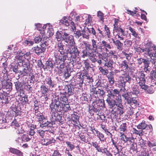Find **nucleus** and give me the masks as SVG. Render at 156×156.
Returning <instances> with one entry per match:
<instances>
[{
	"label": "nucleus",
	"mask_w": 156,
	"mask_h": 156,
	"mask_svg": "<svg viewBox=\"0 0 156 156\" xmlns=\"http://www.w3.org/2000/svg\"><path fill=\"white\" fill-rule=\"evenodd\" d=\"M104 29L105 31L106 32V35L107 37L108 38L111 37V33L109 27H108L106 25H105L104 27Z\"/></svg>",
	"instance_id": "obj_63"
},
{
	"label": "nucleus",
	"mask_w": 156,
	"mask_h": 156,
	"mask_svg": "<svg viewBox=\"0 0 156 156\" xmlns=\"http://www.w3.org/2000/svg\"><path fill=\"white\" fill-rule=\"evenodd\" d=\"M114 32L117 33V36L119 35H125V30L121 28L120 27L113 30V33H114Z\"/></svg>",
	"instance_id": "obj_34"
},
{
	"label": "nucleus",
	"mask_w": 156,
	"mask_h": 156,
	"mask_svg": "<svg viewBox=\"0 0 156 156\" xmlns=\"http://www.w3.org/2000/svg\"><path fill=\"white\" fill-rule=\"evenodd\" d=\"M70 25L71 27V31L73 32V34L74 37L78 39L80 37L82 36V30H76V26L73 21L70 22Z\"/></svg>",
	"instance_id": "obj_12"
},
{
	"label": "nucleus",
	"mask_w": 156,
	"mask_h": 156,
	"mask_svg": "<svg viewBox=\"0 0 156 156\" xmlns=\"http://www.w3.org/2000/svg\"><path fill=\"white\" fill-rule=\"evenodd\" d=\"M91 41L92 49L94 52L98 53V49L100 51H105L107 52L109 51L108 49H111L112 48L110 44L105 40L102 41L98 45V47L96 40L92 39Z\"/></svg>",
	"instance_id": "obj_4"
},
{
	"label": "nucleus",
	"mask_w": 156,
	"mask_h": 156,
	"mask_svg": "<svg viewBox=\"0 0 156 156\" xmlns=\"http://www.w3.org/2000/svg\"><path fill=\"white\" fill-rule=\"evenodd\" d=\"M147 127L150 129L151 132L153 128L152 125L151 124L147 125L145 123V121L144 120H143L137 126V128L138 129H141L143 130L145 129Z\"/></svg>",
	"instance_id": "obj_18"
},
{
	"label": "nucleus",
	"mask_w": 156,
	"mask_h": 156,
	"mask_svg": "<svg viewBox=\"0 0 156 156\" xmlns=\"http://www.w3.org/2000/svg\"><path fill=\"white\" fill-rule=\"evenodd\" d=\"M32 138V137L31 136H29L28 134H23L21 137V139L24 142H27L30 140Z\"/></svg>",
	"instance_id": "obj_38"
},
{
	"label": "nucleus",
	"mask_w": 156,
	"mask_h": 156,
	"mask_svg": "<svg viewBox=\"0 0 156 156\" xmlns=\"http://www.w3.org/2000/svg\"><path fill=\"white\" fill-rule=\"evenodd\" d=\"M97 88L94 87L93 86H92V87L91 88L90 90V91L91 94L92 95V97H95V95L96 96Z\"/></svg>",
	"instance_id": "obj_53"
},
{
	"label": "nucleus",
	"mask_w": 156,
	"mask_h": 156,
	"mask_svg": "<svg viewBox=\"0 0 156 156\" xmlns=\"http://www.w3.org/2000/svg\"><path fill=\"white\" fill-rule=\"evenodd\" d=\"M9 151L13 154L19 156H23V153L19 150L13 148H9Z\"/></svg>",
	"instance_id": "obj_32"
},
{
	"label": "nucleus",
	"mask_w": 156,
	"mask_h": 156,
	"mask_svg": "<svg viewBox=\"0 0 156 156\" xmlns=\"http://www.w3.org/2000/svg\"><path fill=\"white\" fill-rule=\"evenodd\" d=\"M68 19L66 16H64L63 18L59 20V24L60 25H64L66 26H68L70 25V23L69 24L68 21Z\"/></svg>",
	"instance_id": "obj_31"
},
{
	"label": "nucleus",
	"mask_w": 156,
	"mask_h": 156,
	"mask_svg": "<svg viewBox=\"0 0 156 156\" xmlns=\"http://www.w3.org/2000/svg\"><path fill=\"white\" fill-rule=\"evenodd\" d=\"M114 98L115 99V100L116 103L117 105L122 104L121 97L119 95V94L117 96H115Z\"/></svg>",
	"instance_id": "obj_57"
},
{
	"label": "nucleus",
	"mask_w": 156,
	"mask_h": 156,
	"mask_svg": "<svg viewBox=\"0 0 156 156\" xmlns=\"http://www.w3.org/2000/svg\"><path fill=\"white\" fill-rule=\"evenodd\" d=\"M96 102H94V105L92 107H91L90 110L91 112H93L96 113L99 112V105H97V106L95 105V103Z\"/></svg>",
	"instance_id": "obj_46"
},
{
	"label": "nucleus",
	"mask_w": 156,
	"mask_h": 156,
	"mask_svg": "<svg viewBox=\"0 0 156 156\" xmlns=\"http://www.w3.org/2000/svg\"><path fill=\"white\" fill-rule=\"evenodd\" d=\"M145 75L144 72H141L138 74V76H136L135 77L137 83L140 84L141 86L148 87V86L145 84L146 80L145 78Z\"/></svg>",
	"instance_id": "obj_11"
},
{
	"label": "nucleus",
	"mask_w": 156,
	"mask_h": 156,
	"mask_svg": "<svg viewBox=\"0 0 156 156\" xmlns=\"http://www.w3.org/2000/svg\"><path fill=\"white\" fill-rule=\"evenodd\" d=\"M44 85L49 88L54 87L55 85L54 83L52 80L51 77L46 78L44 81Z\"/></svg>",
	"instance_id": "obj_20"
},
{
	"label": "nucleus",
	"mask_w": 156,
	"mask_h": 156,
	"mask_svg": "<svg viewBox=\"0 0 156 156\" xmlns=\"http://www.w3.org/2000/svg\"><path fill=\"white\" fill-rule=\"evenodd\" d=\"M122 81L125 82L126 83L128 82L130 83L132 80L131 77L129 75V74L126 72L123 71V73L122 74Z\"/></svg>",
	"instance_id": "obj_22"
},
{
	"label": "nucleus",
	"mask_w": 156,
	"mask_h": 156,
	"mask_svg": "<svg viewBox=\"0 0 156 156\" xmlns=\"http://www.w3.org/2000/svg\"><path fill=\"white\" fill-rule=\"evenodd\" d=\"M44 36V35L42 36V37L40 36H37L35 37L34 39V40L36 43H39L40 42L42 41V38H43V37Z\"/></svg>",
	"instance_id": "obj_60"
},
{
	"label": "nucleus",
	"mask_w": 156,
	"mask_h": 156,
	"mask_svg": "<svg viewBox=\"0 0 156 156\" xmlns=\"http://www.w3.org/2000/svg\"><path fill=\"white\" fill-rule=\"evenodd\" d=\"M38 121L40 123V126L42 128L51 127L53 126L51 121H48L43 115H40L38 116Z\"/></svg>",
	"instance_id": "obj_7"
},
{
	"label": "nucleus",
	"mask_w": 156,
	"mask_h": 156,
	"mask_svg": "<svg viewBox=\"0 0 156 156\" xmlns=\"http://www.w3.org/2000/svg\"><path fill=\"white\" fill-rule=\"evenodd\" d=\"M115 47L118 51H121L123 49V44L119 40H116V41L114 44Z\"/></svg>",
	"instance_id": "obj_27"
},
{
	"label": "nucleus",
	"mask_w": 156,
	"mask_h": 156,
	"mask_svg": "<svg viewBox=\"0 0 156 156\" xmlns=\"http://www.w3.org/2000/svg\"><path fill=\"white\" fill-rule=\"evenodd\" d=\"M11 126L14 127L15 129H17L19 133H23L24 132V130L19 129L20 125L16 120L14 119L12 122Z\"/></svg>",
	"instance_id": "obj_23"
},
{
	"label": "nucleus",
	"mask_w": 156,
	"mask_h": 156,
	"mask_svg": "<svg viewBox=\"0 0 156 156\" xmlns=\"http://www.w3.org/2000/svg\"><path fill=\"white\" fill-rule=\"evenodd\" d=\"M82 18L84 19V18H85V24L87 25L90 23L92 17L90 15L87 14H84L82 16Z\"/></svg>",
	"instance_id": "obj_36"
},
{
	"label": "nucleus",
	"mask_w": 156,
	"mask_h": 156,
	"mask_svg": "<svg viewBox=\"0 0 156 156\" xmlns=\"http://www.w3.org/2000/svg\"><path fill=\"white\" fill-rule=\"evenodd\" d=\"M50 88L44 85H42L40 87V90L42 94H49L48 92L49 91Z\"/></svg>",
	"instance_id": "obj_33"
},
{
	"label": "nucleus",
	"mask_w": 156,
	"mask_h": 156,
	"mask_svg": "<svg viewBox=\"0 0 156 156\" xmlns=\"http://www.w3.org/2000/svg\"><path fill=\"white\" fill-rule=\"evenodd\" d=\"M151 58L150 60H149L148 59H144V63L145 65L144 69L145 71H149L148 67H149V64H150V62H151Z\"/></svg>",
	"instance_id": "obj_42"
},
{
	"label": "nucleus",
	"mask_w": 156,
	"mask_h": 156,
	"mask_svg": "<svg viewBox=\"0 0 156 156\" xmlns=\"http://www.w3.org/2000/svg\"><path fill=\"white\" fill-rule=\"evenodd\" d=\"M155 50V51L154 54H153V52L152 53L151 55L152 56H149L151 59V61L153 64H154L156 62V50Z\"/></svg>",
	"instance_id": "obj_49"
},
{
	"label": "nucleus",
	"mask_w": 156,
	"mask_h": 156,
	"mask_svg": "<svg viewBox=\"0 0 156 156\" xmlns=\"http://www.w3.org/2000/svg\"><path fill=\"white\" fill-rule=\"evenodd\" d=\"M120 132H124L127 129V124L126 123H122L120 126Z\"/></svg>",
	"instance_id": "obj_51"
},
{
	"label": "nucleus",
	"mask_w": 156,
	"mask_h": 156,
	"mask_svg": "<svg viewBox=\"0 0 156 156\" xmlns=\"http://www.w3.org/2000/svg\"><path fill=\"white\" fill-rule=\"evenodd\" d=\"M92 146L96 149V150L99 152H100L101 149L104 147H100V146L98 145V143L96 142H92Z\"/></svg>",
	"instance_id": "obj_48"
},
{
	"label": "nucleus",
	"mask_w": 156,
	"mask_h": 156,
	"mask_svg": "<svg viewBox=\"0 0 156 156\" xmlns=\"http://www.w3.org/2000/svg\"><path fill=\"white\" fill-rule=\"evenodd\" d=\"M59 97H55L50 105L51 111L53 112H61L62 110L63 104L62 102L59 101Z\"/></svg>",
	"instance_id": "obj_6"
},
{
	"label": "nucleus",
	"mask_w": 156,
	"mask_h": 156,
	"mask_svg": "<svg viewBox=\"0 0 156 156\" xmlns=\"http://www.w3.org/2000/svg\"><path fill=\"white\" fill-rule=\"evenodd\" d=\"M75 87L71 84L66 85L60 93V100L63 104L62 110L67 112L71 110L69 104H67L68 97L73 95L75 93Z\"/></svg>",
	"instance_id": "obj_2"
},
{
	"label": "nucleus",
	"mask_w": 156,
	"mask_h": 156,
	"mask_svg": "<svg viewBox=\"0 0 156 156\" xmlns=\"http://www.w3.org/2000/svg\"><path fill=\"white\" fill-rule=\"evenodd\" d=\"M122 90L124 92L122 93V96L124 98L125 100L130 97L129 93L127 92L125 88L123 89Z\"/></svg>",
	"instance_id": "obj_56"
},
{
	"label": "nucleus",
	"mask_w": 156,
	"mask_h": 156,
	"mask_svg": "<svg viewBox=\"0 0 156 156\" xmlns=\"http://www.w3.org/2000/svg\"><path fill=\"white\" fill-rule=\"evenodd\" d=\"M139 139V142H138L139 145H140L141 147L143 149H145V143L144 141L142 139L141 137H140Z\"/></svg>",
	"instance_id": "obj_52"
},
{
	"label": "nucleus",
	"mask_w": 156,
	"mask_h": 156,
	"mask_svg": "<svg viewBox=\"0 0 156 156\" xmlns=\"http://www.w3.org/2000/svg\"><path fill=\"white\" fill-rule=\"evenodd\" d=\"M102 154H104V156H112V155L107 149L104 147L100 152Z\"/></svg>",
	"instance_id": "obj_40"
},
{
	"label": "nucleus",
	"mask_w": 156,
	"mask_h": 156,
	"mask_svg": "<svg viewBox=\"0 0 156 156\" xmlns=\"http://www.w3.org/2000/svg\"><path fill=\"white\" fill-rule=\"evenodd\" d=\"M64 46L62 43L58 42L55 46L53 55L55 58V65L60 64L59 66L60 69L59 76L65 79L71 76L68 69L65 67V61L68 57V54H69L72 58L75 59L79 56V51L75 42L72 44L68 46L65 49H64Z\"/></svg>",
	"instance_id": "obj_1"
},
{
	"label": "nucleus",
	"mask_w": 156,
	"mask_h": 156,
	"mask_svg": "<svg viewBox=\"0 0 156 156\" xmlns=\"http://www.w3.org/2000/svg\"><path fill=\"white\" fill-rule=\"evenodd\" d=\"M139 85H134L132 88V94H134L136 96H138V94L140 92L141 93H143L146 91L148 89V87L144 86H141L140 84H138Z\"/></svg>",
	"instance_id": "obj_8"
},
{
	"label": "nucleus",
	"mask_w": 156,
	"mask_h": 156,
	"mask_svg": "<svg viewBox=\"0 0 156 156\" xmlns=\"http://www.w3.org/2000/svg\"><path fill=\"white\" fill-rule=\"evenodd\" d=\"M98 55L99 59L104 60L105 62L108 61V54L105 52H103L102 54L98 53Z\"/></svg>",
	"instance_id": "obj_30"
},
{
	"label": "nucleus",
	"mask_w": 156,
	"mask_h": 156,
	"mask_svg": "<svg viewBox=\"0 0 156 156\" xmlns=\"http://www.w3.org/2000/svg\"><path fill=\"white\" fill-rule=\"evenodd\" d=\"M55 62H54L53 63L51 60L47 61L46 62L45 67V68H46V69H47V68L49 69L51 68L52 69L53 67L54 66H55L56 68H57L58 69V74L59 75V72L60 71L59 66H60V64L55 65Z\"/></svg>",
	"instance_id": "obj_21"
},
{
	"label": "nucleus",
	"mask_w": 156,
	"mask_h": 156,
	"mask_svg": "<svg viewBox=\"0 0 156 156\" xmlns=\"http://www.w3.org/2000/svg\"><path fill=\"white\" fill-rule=\"evenodd\" d=\"M4 90L7 92L11 91L12 89V84L10 82H7L3 84Z\"/></svg>",
	"instance_id": "obj_29"
},
{
	"label": "nucleus",
	"mask_w": 156,
	"mask_h": 156,
	"mask_svg": "<svg viewBox=\"0 0 156 156\" xmlns=\"http://www.w3.org/2000/svg\"><path fill=\"white\" fill-rule=\"evenodd\" d=\"M50 24L49 23L44 25L42 27L41 31V32L40 33L42 34H44L45 33V32L44 31V30L42 31V30L44 29H47L46 28H47V29L48 30V32L50 34V31L52 33L51 34H52V33H53L51 32V31H52V26H50Z\"/></svg>",
	"instance_id": "obj_28"
},
{
	"label": "nucleus",
	"mask_w": 156,
	"mask_h": 156,
	"mask_svg": "<svg viewBox=\"0 0 156 156\" xmlns=\"http://www.w3.org/2000/svg\"><path fill=\"white\" fill-rule=\"evenodd\" d=\"M45 35H44L42 38V40L41 41V45L43 47L46 48V47L48 45V39L45 37Z\"/></svg>",
	"instance_id": "obj_41"
},
{
	"label": "nucleus",
	"mask_w": 156,
	"mask_h": 156,
	"mask_svg": "<svg viewBox=\"0 0 156 156\" xmlns=\"http://www.w3.org/2000/svg\"><path fill=\"white\" fill-rule=\"evenodd\" d=\"M37 66H38V68L39 69H43L45 70L46 69L45 66L43 64L41 60H39L37 61Z\"/></svg>",
	"instance_id": "obj_50"
},
{
	"label": "nucleus",
	"mask_w": 156,
	"mask_h": 156,
	"mask_svg": "<svg viewBox=\"0 0 156 156\" xmlns=\"http://www.w3.org/2000/svg\"><path fill=\"white\" fill-rule=\"evenodd\" d=\"M128 63L129 62L127 61V60H124L122 62L120 65V66L122 70H126L127 69L129 68L128 65Z\"/></svg>",
	"instance_id": "obj_35"
},
{
	"label": "nucleus",
	"mask_w": 156,
	"mask_h": 156,
	"mask_svg": "<svg viewBox=\"0 0 156 156\" xmlns=\"http://www.w3.org/2000/svg\"><path fill=\"white\" fill-rule=\"evenodd\" d=\"M122 53L124 56V57L127 60V61L129 62L133 54L131 53H129L127 54L126 52L124 51L122 52Z\"/></svg>",
	"instance_id": "obj_45"
},
{
	"label": "nucleus",
	"mask_w": 156,
	"mask_h": 156,
	"mask_svg": "<svg viewBox=\"0 0 156 156\" xmlns=\"http://www.w3.org/2000/svg\"><path fill=\"white\" fill-rule=\"evenodd\" d=\"M7 92L5 93L2 94V98L0 99V101H2V103H5L7 104L9 103L11 100L10 97L9 96L6 95Z\"/></svg>",
	"instance_id": "obj_25"
},
{
	"label": "nucleus",
	"mask_w": 156,
	"mask_h": 156,
	"mask_svg": "<svg viewBox=\"0 0 156 156\" xmlns=\"http://www.w3.org/2000/svg\"><path fill=\"white\" fill-rule=\"evenodd\" d=\"M112 112L115 114L119 115L120 116L122 115L124 113V110L122 104L118 105Z\"/></svg>",
	"instance_id": "obj_15"
},
{
	"label": "nucleus",
	"mask_w": 156,
	"mask_h": 156,
	"mask_svg": "<svg viewBox=\"0 0 156 156\" xmlns=\"http://www.w3.org/2000/svg\"><path fill=\"white\" fill-rule=\"evenodd\" d=\"M12 110L15 112L16 116L18 115L20 113V111L18 110V107L14 106V105L11 107Z\"/></svg>",
	"instance_id": "obj_54"
},
{
	"label": "nucleus",
	"mask_w": 156,
	"mask_h": 156,
	"mask_svg": "<svg viewBox=\"0 0 156 156\" xmlns=\"http://www.w3.org/2000/svg\"><path fill=\"white\" fill-rule=\"evenodd\" d=\"M121 134V139L124 141V143H126L128 141H131L130 138L126 137V136L124 134L123 132H120Z\"/></svg>",
	"instance_id": "obj_43"
},
{
	"label": "nucleus",
	"mask_w": 156,
	"mask_h": 156,
	"mask_svg": "<svg viewBox=\"0 0 156 156\" xmlns=\"http://www.w3.org/2000/svg\"><path fill=\"white\" fill-rule=\"evenodd\" d=\"M79 116L77 115V113H73L71 114L70 120L71 121H73L76 124L78 125L80 123L79 121Z\"/></svg>",
	"instance_id": "obj_26"
},
{
	"label": "nucleus",
	"mask_w": 156,
	"mask_h": 156,
	"mask_svg": "<svg viewBox=\"0 0 156 156\" xmlns=\"http://www.w3.org/2000/svg\"><path fill=\"white\" fill-rule=\"evenodd\" d=\"M0 117H1V118L0 117V122L2 123L9 122V121H8L7 119H6L7 117H5V116L2 115V114L0 115Z\"/></svg>",
	"instance_id": "obj_59"
},
{
	"label": "nucleus",
	"mask_w": 156,
	"mask_h": 156,
	"mask_svg": "<svg viewBox=\"0 0 156 156\" xmlns=\"http://www.w3.org/2000/svg\"><path fill=\"white\" fill-rule=\"evenodd\" d=\"M14 84L16 90L20 93V94H23V83L20 82L18 81L14 82Z\"/></svg>",
	"instance_id": "obj_19"
},
{
	"label": "nucleus",
	"mask_w": 156,
	"mask_h": 156,
	"mask_svg": "<svg viewBox=\"0 0 156 156\" xmlns=\"http://www.w3.org/2000/svg\"><path fill=\"white\" fill-rule=\"evenodd\" d=\"M79 77H78L77 78H79L80 79V83H83V82H85L86 83H90L93 81L92 76L89 75L88 73H81L79 75Z\"/></svg>",
	"instance_id": "obj_9"
},
{
	"label": "nucleus",
	"mask_w": 156,
	"mask_h": 156,
	"mask_svg": "<svg viewBox=\"0 0 156 156\" xmlns=\"http://www.w3.org/2000/svg\"><path fill=\"white\" fill-rule=\"evenodd\" d=\"M45 49L46 48L43 47L41 45L40 46H37L32 48L33 51L38 55L44 52Z\"/></svg>",
	"instance_id": "obj_17"
},
{
	"label": "nucleus",
	"mask_w": 156,
	"mask_h": 156,
	"mask_svg": "<svg viewBox=\"0 0 156 156\" xmlns=\"http://www.w3.org/2000/svg\"><path fill=\"white\" fill-rule=\"evenodd\" d=\"M88 56L90 57V59L92 62L95 63L96 62V58L95 56H96V55L94 53H92L91 54V55H88Z\"/></svg>",
	"instance_id": "obj_61"
},
{
	"label": "nucleus",
	"mask_w": 156,
	"mask_h": 156,
	"mask_svg": "<svg viewBox=\"0 0 156 156\" xmlns=\"http://www.w3.org/2000/svg\"><path fill=\"white\" fill-rule=\"evenodd\" d=\"M76 12H72L68 17V20L70 21L74 20L75 17V16H76Z\"/></svg>",
	"instance_id": "obj_64"
},
{
	"label": "nucleus",
	"mask_w": 156,
	"mask_h": 156,
	"mask_svg": "<svg viewBox=\"0 0 156 156\" xmlns=\"http://www.w3.org/2000/svg\"><path fill=\"white\" fill-rule=\"evenodd\" d=\"M51 118L50 119L53 125L55 124L56 122L61 123L62 116L59 114L57 112H52L51 115Z\"/></svg>",
	"instance_id": "obj_13"
},
{
	"label": "nucleus",
	"mask_w": 156,
	"mask_h": 156,
	"mask_svg": "<svg viewBox=\"0 0 156 156\" xmlns=\"http://www.w3.org/2000/svg\"><path fill=\"white\" fill-rule=\"evenodd\" d=\"M82 37L84 38L87 39H89L90 38V33L89 30V28L87 27L85 28V29L82 30Z\"/></svg>",
	"instance_id": "obj_24"
},
{
	"label": "nucleus",
	"mask_w": 156,
	"mask_h": 156,
	"mask_svg": "<svg viewBox=\"0 0 156 156\" xmlns=\"http://www.w3.org/2000/svg\"><path fill=\"white\" fill-rule=\"evenodd\" d=\"M89 30L90 33V35L92 34V35L94 36L96 38L97 37V36L98 35V33H96V30L94 27L89 28Z\"/></svg>",
	"instance_id": "obj_55"
},
{
	"label": "nucleus",
	"mask_w": 156,
	"mask_h": 156,
	"mask_svg": "<svg viewBox=\"0 0 156 156\" xmlns=\"http://www.w3.org/2000/svg\"><path fill=\"white\" fill-rule=\"evenodd\" d=\"M56 38L57 40L62 39L67 44L68 46L75 42L73 37L66 32L65 30L58 31L56 33Z\"/></svg>",
	"instance_id": "obj_5"
},
{
	"label": "nucleus",
	"mask_w": 156,
	"mask_h": 156,
	"mask_svg": "<svg viewBox=\"0 0 156 156\" xmlns=\"http://www.w3.org/2000/svg\"><path fill=\"white\" fill-rule=\"evenodd\" d=\"M156 47H153V45L151 44V42L150 41H148V42L145 45V49H148L147 50L150 53L148 54V56H152V53L155 50H156L155 48Z\"/></svg>",
	"instance_id": "obj_16"
},
{
	"label": "nucleus",
	"mask_w": 156,
	"mask_h": 156,
	"mask_svg": "<svg viewBox=\"0 0 156 156\" xmlns=\"http://www.w3.org/2000/svg\"><path fill=\"white\" fill-rule=\"evenodd\" d=\"M99 134L98 137L99 138V139L100 140V141L102 142H105V141L106 139L104 135L101 132Z\"/></svg>",
	"instance_id": "obj_62"
},
{
	"label": "nucleus",
	"mask_w": 156,
	"mask_h": 156,
	"mask_svg": "<svg viewBox=\"0 0 156 156\" xmlns=\"http://www.w3.org/2000/svg\"><path fill=\"white\" fill-rule=\"evenodd\" d=\"M148 49H142V48L140 47H138L137 48H136V52H144V53L147 55H148V54L150 53V52H148L147 50Z\"/></svg>",
	"instance_id": "obj_47"
},
{
	"label": "nucleus",
	"mask_w": 156,
	"mask_h": 156,
	"mask_svg": "<svg viewBox=\"0 0 156 156\" xmlns=\"http://www.w3.org/2000/svg\"><path fill=\"white\" fill-rule=\"evenodd\" d=\"M17 55L16 57L17 62L20 66L22 67V70H20L19 76H26L30 72L31 69L29 61L24 59L22 55L21 50H19L17 52Z\"/></svg>",
	"instance_id": "obj_3"
},
{
	"label": "nucleus",
	"mask_w": 156,
	"mask_h": 156,
	"mask_svg": "<svg viewBox=\"0 0 156 156\" xmlns=\"http://www.w3.org/2000/svg\"><path fill=\"white\" fill-rule=\"evenodd\" d=\"M82 42L85 45V47L82 51L81 54H82V57L83 58H85L88 55H91L93 51H92V49L90 47L91 46L90 44L86 41H84Z\"/></svg>",
	"instance_id": "obj_10"
},
{
	"label": "nucleus",
	"mask_w": 156,
	"mask_h": 156,
	"mask_svg": "<svg viewBox=\"0 0 156 156\" xmlns=\"http://www.w3.org/2000/svg\"><path fill=\"white\" fill-rule=\"evenodd\" d=\"M22 55L23 56L25 60L27 61H29V60L30 58V52H26L23 51H21Z\"/></svg>",
	"instance_id": "obj_39"
},
{
	"label": "nucleus",
	"mask_w": 156,
	"mask_h": 156,
	"mask_svg": "<svg viewBox=\"0 0 156 156\" xmlns=\"http://www.w3.org/2000/svg\"><path fill=\"white\" fill-rule=\"evenodd\" d=\"M105 65L108 68L112 67V66L114 63L112 59H108V61L105 62Z\"/></svg>",
	"instance_id": "obj_44"
},
{
	"label": "nucleus",
	"mask_w": 156,
	"mask_h": 156,
	"mask_svg": "<svg viewBox=\"0 0 156 156\" xmlns=\"http://www.w3.org/2000/svg\"><path fill=\"white\" fill-rule=\"evenodd\" d=\"M106 101L110 109L111 110L112 112H113L117 105L116 103L115 100L111 99L110 97H108L106 100Z\"/></svg>",
	"instance_id": "obj_14"
},
{
	"label": "nucleus",
	"mask_w": 156,
	"mask_h": 156,
	"mask_svg": "<svg viewBox=\"0 0 156 156\" xmlns=\"http://www.w3.org/2000/svg\"><path fill=\"white\" fill-rule=\"evenodd\" d=\"M105 93V91L101 89V88H97V94L96 95H95V98L96 99V98H97L99 99V98H98V96H103Z\"/></svg>",
	"instance_id": "obj_37"
},
{
	"label": "nucleus",
	"mask_w": 156,
	"mask_h": 156,
	"mask_svg": "<svg viewBox=\"0 0 156 156\" xmlns=\"http://www.w3.org/2000/svg\"><path fill=\"white\" fill-rule=\"evenodd\" d=\"M155 88L153 85H151L150 87L148 86V88L146 90L147 93L150 94H153Z\"/></svg>",
	"instance_id": "obj_58"
}]
</instances>
